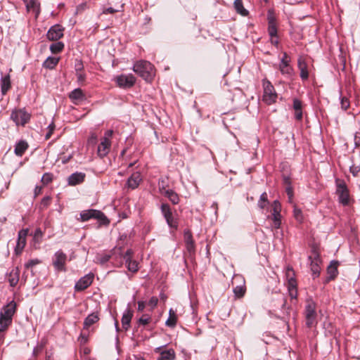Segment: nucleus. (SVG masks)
Masks as SVG:
<instances>
[{"mask_svg":"<svg viewBox=\"0 0 360 360\" xmlns=\"http://www.w3.org/2000/svg\"><path fill=\"white\" fill-rule=\"evenodd\" d=\"M133 70L146 81H150L154 75L153 65L146 60L136 62L133 66Z\"/></svg>","mask_w":360,"mask_h":360,"instance_id":"f257e3e1","label":"nucleus"},{"mask_svg":"<svg viewBox=\"0 0 360 360\" xmlns=\"http://www.w3.org/2000/svg\"><path fill=\"white\" fill-rule=\"evenodd\" d=\"M304 314L307 328H311L316 325V304L311 299L307 300Z\"/></svg>","mask_w":360,"mask_h":360,"instance_id":"f03ea898","label":"nucleus"},{"mask_svg":"<svg viewBox=\"0 0 360 360\" xmlns=\"http://www.w3.org/2000/svg\"><path fill=\"white\" fill-rule=\"evenodd\" d=\"M91 219H98L101 224L108 223L107 217L100 210L90 209L80 212V220L82 221H86Z\"/></svg>","mask_w":360,"mask_h":360,"instance_id":"7ed1b4c3","label":"nucleus"},{"mask_svg":"<svg viewBox=\"0 0 360 360\" xmlns=\"http://www.w3.org/2000/svg\"><path fill=\"white\" fill-rule=\"evenodd\" d=\"M262 84L264 88L263 101L269 105L275 103L278 95L274 86L266 79H263Z\"/></svg>","mask_w":360,"mask_h":360,"instance_id":"20e7f679","label":"nucleus"},{"mask_svg":"<svg viewBox=\"0 0 360 360\" xmlns=\"http://www.w3.org/2000/svg\"><path fill=\"white\" fill-rule=\"evenodd\" d=\"M160 209L167 225L171 229L176 230L179 226L178 219L174 216L169 205L167 203H162Z\"/></svg>","mask_w":360,"mask_h":360,"instance_id":"39448f33","label":"nucleus"},{"mask_svg":"<svg viewBox=\"0 0 360 360\" xmlns=\"http://www.w3.org/2000/svg\"><path fill=\"white\" fill-rule=\"evenodd\" d=\"M290 58L284 52L283 57L281 58V61L278 64V69L281 73L284 75L286 78H291L293 75L294 70L292 67L290 65Z\"/></svg>","mask_w":360,"mask_h":360,"instance_id":"423d86ee","label":"nucleus"},{"mask_svg":"<svg viewBox=\"0 0 360 360\" xmlns=\"http://www.w3.org/2000/svg\"><path fill=\"white\" fill-rule=\"evenodd\" d=\"M336 193L338 195L339 201L343 205H348L349 204L350 198L349 190L344 181H336Z\"/></svg>","mask_w":360,"mask_h":360,"instance_id":"0eeeda50","label":"nucleus"},{"mask_svg":"<svg viewBox=\"0 0 360 360\" xmlns=\"http://www.w3.org/2000/svg\"><path fill=\"white\" fill-rule=\"evenodd\" d=\"M11 118L16 125L24 126L30 118V115L22 109L16 110L12 112Z\"/></svg>","mask_w":360,"mask_h":360,"instance_id":"6e6552de","label":"nucleus"},{"mask_svg":"<svg viewBox=\"0 0 360 360\" xmlns=\"http://www.w3.org/2000/svg\"><path fill=\"white\" fill-rule=\"evenodd\" d=\"M67 256L62 251H57L53 259V265L54 268L58 271H65V263H66Z\"/></svg>","mask_w":360,"mask_h":360,"instance_id":"1a4fd4ad","label":"nucleus"},{"mask_svg":"<svg viewBox=\"0 0 360 360\" xmlns=\"http://www.w3.org/2000/svg\"><path fill=\"white\" fill-rule=\"evenodd\" d=\"M272 220L274 227L275 229H279L281 224V205L278 200H274L272 205Z\"/></svg>","mask_w":360,"mask_h":360,"instance_id":"9d476101","label":"nucleus"},{"mask_svg":"<svg viewBox=\"0 0 360 360\" xmlns=\"http://www.w3.org/2000/svg\"><path fill=\"white\" fill-rule=\"evenodd\" d=\"M136 82L134 76L131 74L121 75L116 77V82L120 87L130 88Z\"/></svg>","mask_w":360,"mask_h":360,"instance_id":"9b49d317","label":"nucleus"},{"mask_svg":"<svg viewBox=\"0 0 360 360\" xmlns=\"http://www.w3.org/2000/svg\"><path fill=\"white\" fill-rule=\"evenodd\" d=\"M94 278V274L89 273L82 277L75 284V289L76 291H82L86 289L92 283Z\"/></svg>","mask_w":360,"mask_h":360,"instance_id":"f8f14e48","label":"nucleus"},{"mask_svg":"<svg viewBox=\"0 0 360 360\" xmlns=\"http://www.w3.org/2000/svg\"><path fill=\"white\" fill-rule=\"evenodd\" d=\"M64 28L60 25H54L49 30L46 37L50 41H57L63 37Z\"/></svg>","mask_w":360,"mask_h":360,"instance_id":"ddd939ff","label":"nucleus"},{"mask_svg":"<svg viewBox=\"0 0 360 360\" xmlns=\"http://www.w3.org/2000/svg\"><path fill=\"white\" fill-rule=\"evenodd\" d=\"M27 229H22L18 232V237L17 244L15 248V252L16 255L21 254L26 244V237L27 236Z\"/></svg>","mask_w":360,"mask_h":360,"instance_id":"4468645a","label":"nucleus"},{"mask_svg":"<svg viewBox=\"0 0 360 360\" xmlns=\"http://www.w3.org/2000/svg\"><path fill=\"white\" fill-rule=\"evenodd\" d=\"M308 259L310 261V268L314 278L319 277L321 271V260L319 258V255L318 254H316L314 257L312 256H309Z\"/></svg>","mask_w":360,"mask_h":360,"instance_id":"2eb2a0df","label":"nucleus"},{"mask_svg":"<svg viewBox=\"0 0 360 360\" xmlns=\"http://www.w3.org/2000/svg\"><path fill=\"white\" fill-rule=\"evenodd\" d=\"M155 351L160 353V356L157 360H174L176 358V354L173 349L162 350L161 347H158Z\"/></svg>","mask_w":360,"mask_h":360,"instance_id":"dca6fc26","label":"nucleus"},{"mask_svg":"<svg viewBox=\"0 0 360 360\" xmlns=\"http://www.w3.org/2000/svg\"><path fill=\"white\" fill-rule=\"evenodd\" d=\"M86 174L83 172H75L69 176L68 179V185L76 186L84 181Z\"/></svg>","mask_w":360,"mask_h":360,"instance_id":"f3484780","label":"nucleus"},{"mask_svg":"<svg viewBox=\"0 0 360 360\" xmlns=\"http://www.w3.org/2000/svg\"><path fill=\"white\" fill-rule=\"evenodd\" d=\"M15 303L12 301L3 307L0 316L12 321L13 316L15 311Z\"/></svg>","mask_w":360,"mask_h":360,"instance_id":"a211bd4d","label":"nucleus"},{"mask_svg":"<svg viewBox=\"0 0 360 360\" xmlns=\"http://www.w3.org/2000/svg\"><path fill=\"white\" fill-rule=\"evenodd\" d=\"M297 67L300 71V77L303 80H306L309 77L308 65L304 58L300 57L297 60Z\"/></svg>","mask_w":360,"mask_h":360,"instance_id":"6ab92c4d","label":"nucleus"},{"mask_svg":"<svg viewBox=\"0 0 360 360\" xmlns=\"http://www.w3.org/2000/svg\"><path fill=\"white\" fill-rule=\"evenodd\" d=\"M141 181L142 178L141 174L139 172H134L128 179L127 183V186L131 189H135L139 186Z\"/></svg>","mask_w":360,"mask_h":360,"instance_id":"aec40b11","label":"nucleus"},{"mask_svg":"<svg viewBox=\"0 0 360 360\" xmlns=\"http://www.w3.org/2000/svg\"><path fill=\"white\" fill-rule=\"evenodd\" d=\"M160 192L165 197L168 198V199L174 204L176 205L179 202V198L176 193H175L172 190H166L164 188H161L160 187Z\"/></svg>","mask_w":360,"mask_h":360,"instance_id":"412c9836","label":"nucleus"},{"mask_svg":"<svg viewBox=\"0 0 360 360\" xmlns=\"http://www.w3.org/2000/svg\"><path fill=\"white\" fill-rule=\"evenodd\" d=\"M110 144V141L102 139L101 143L98 146V155L100 157L105 156L109 152Z\"/></svg>","mask_w":360,"mask_h":360,"instance_id":"4be33fe9","label":"nucleus"},{"mask_svg":"<svg viewBox=\"0 0 360 360\" xmlns=\"http://www.w3.org/2000/svg\"><path fill=\"white\" fill-rule=\"evenodd\" d=\"M69 98L75 103L85 99V95L79 88L75 89L70 93Z\"/></svg>","mask_w":360,"mask_h":360,"instance_id":"5701e85b","label":"nucleus"},{"mask_svg":"<svg viewBox=\"0 0 360 360\" xmlns=\"http://www.w3.org/2000/svg\"><path fill=\"white\" fill-rule=\"evenodd\" d=\"M133 312L130 309H127L122 317V325L124 330H127L130 326Z\"/></svg>","mask_w":360,"mask_h":360,"instance_id":"b1692460","label":"nucleus"},{"mask_svg":"<svg viewBox=\"0 0 360 360\" xmlns=\"http://www.w3.org/2000/svg\"><path fill=\"white\" fill-rule=\"evenodd\" d=\"M11 86V78L9 75H6L1 78V91L2 95H5Z\"/></svg>","mask_w":360,"mask_h":360,"instance_id":"393cba45","label":"nucleus"},{"mask_svg":"<svg viewBox=\"0 0 360 360\" xmlns=\"http://www.w3.org/2000/svg\"><path fill=\"white\" fill-rule=\"evenodd\" d=\"M184 238L186 243V247L187 250L190 253H193L195 252V244L192 238V235L190 231H186L184 233Z\"/></svg>","mask_w":360,"mask_h":360,"instance_id":"a878e982","label":"nucleus"},{"mask_svg":"<svg viewBox=\"0 0 360 360\" xmlns=\"http://www.w3.org/2000/svg\"><path fill=\"white\" fill-rule=\"evenodd\" d=\"M19 273L20 271L18 268L13 269L11 271L8 278L11 286L14 287L18 284L19 281Z\"/></svg>","mask_w":360,"mask_h":360,"instance_id":"bb28decb","label":"nucleus"},{"mask_svg":"<svg viewBox=\"0 0 360 360\" xmlns=\"http://www.w3.org/2000/svg\"><path fill=\"white\" fill-rule=\"evenodd\" d=\"M28 148V144L25 141H20L15 146L14 153L16 155L21 157Z\"/></svg>","mask_w":360,"mask_h":360,"instance_id":"cd10ccee","label":"nucleus"},{"mask_svg":"<svg viewBox=\"0 0 360 360\" xmlns=\"http://www.w3.org/2000/svg\"><path fill=\"white\" fill-rule=\"evenodd\" d=\"M338 264V262L332 261L330 265L328 266L327 272L328 274L329 275V280H333L337 276Z\"/></svg>","mask_w":360,"mask_h":360,"instance_id":"c85d7f7f","label":"nucleus"},{"mask_svg":"<svg viewBox=\"0 0 360 360\" xmlns=\"http://www.w3.org/2000/svg\"><path fill=\"white\" fill-rule=\"evenodd\" d=\"M99 320L98 316L96 313L89 314L84 321V328L88 329L91 326L96 323Z\"/></svg>","mask_w":360,"mask_h":360,"instance_id":"c756f323","label":"nucleus"},{"mask_svg":"<svg viewBox=\"0 0 360 360\" xmlns=\"http://www.w3.org/2000/svg\"><path fill=\"white\" fill-rule=\"evenodd\" d=\"M288 290L290 296L292 299H295L297 297V282L295 278H290L289 284H288Z\"/></svg>","mask_w":360,"mask_h":360,"instance_id":"7c9ffc66","label":"nucleus"},{"mask_svg":"<svg viewBox=\"0 0 360 360\" xmlns=\"http://www.w3.org/2000/svg\"><path fill=\"white\" fill-rule=\"evenodd\" d=\"M177 321V316L175 311L170 309L169 311V317L165 322L166 326L173 328L176 326Z\"/></svg>","mask_w":360,"mask_h":360,"instance_id":"2f4dec72","label":"nucleus"},{"mask_svg":"<svg viewBox=\"0 0 360 360\" xmlns=\"http://www.w3.org/2000/svg\"><path fill=\"white\" fill-rule=\"evenodd\" d=\"M59 58L48 57L43 63V67L47 69H53L58 63Z\"/></svg>","mask_w":360,"mask_h":360,"instance_id":"473e14b6","label":"nucleus"},{"mask_svg":"<svg viewBox=\"0 0 360 360\" xmlns=\"http://www.w3.org/2000/svg\"><path fill=\"white\" fill-rule=\"evenodd\" d=\"M234 8L237 13L241 15H248V11L244 8L242 0H235Z\"/></svg>","mask_w":360,"mask_h":360,"instance_id":"72a5a7b5","label":"nucleus"},{"mask_svg":"<svg viewBox=\"0 0 360 360\" xmlns=\"http://www.w3.org/2000/svg\"><path fill=\"white\" fill-rule=\"evenodd\" d=\"M26 7L28 11L33 10L34 11L39 13V3L38 0H29L26 3Z\"/></svg>","mask_w":360,"mask_h":360,"instance_id":"f704fd0d","label":"nucleus"},{"mask_svg":"<svg viewBox=\"0 0 360 360\" xmlns=\"http://www.w3.org/2000/svg\"><path fill=\"white\" fill-rule=\"evenodd\" d=\"M269 204L268 196L266 192L261 194L259 200L258 201V206L261 209H264Z\"/></svg>","mask_w":360,"mask_h":360,"instance_id":"c9c22d12","label":"nucleus"},{"mask_svg":"<svg viewBox=\"0 0 360 360\" xmlns=\"http://www.w3.org/2000/svg\"><path fill=\"white\" fill-rule=\"evenodd\" d=\"M64 48V44L63 42L58 41L56 43H53L50 46V50L53 53H60Z\"/></svg>","mask_w":360,"mask_h":360,"instance_id":"e433bc0d","label":"nucleus"},{"mask_svg":"<svg viewBox=\"0 0 360 360\" xmlns=\"http://www.w3.org/2000/svg\"><path fill=\"white\" fill-rule=\"evenodd\" d=\"M245 287L244 285H237L233 288V292L236 297L240 298L244 296L245 293Z\"/></svg>","mask_w":360,"mask_h":360,"instance_id":"4c0bfd02","label":"nucleus"},{"mask_svg":"<svg viewBox=\"0 0 360 360\" xmlns=\"http://www.w3.org/2000/svg\"><path fill=\"white\" fill-rule=\"evenodd\" d=\"M11 323V320L0 316V332L6 330Z\"/></svg>","mask_w":360,"mask_h":360,"instance_id":"58836bf2","label":"nucleus"},{"mask_svg":"<svg viewBox=\"0 0 360 360\" xmlns=\"http://www.w3.org/2000/svg\"><path fill=\"white\" fill-rule=\"evenodd\" d=\"M126 266L129 271L131 272H136L139 270L138 263L134 260H129L127 262H125Z\"/></svg>","mask_w":360,"mask_h":360,"instance_id":"ea45409f","label":"nucleus"},{"mask_svg":"<svg viewBox=\"0 0 360 360\" xmlns=\"http://www.w3.org/2000/svg\"><path fill=\"white\" fill-rule=\"evenodd\" d=\"M293 214H294L295 219L298 222L302 223L303 221L304 217H303L302 212L300 208L297 207L296 206L294 207Z\"/></svg>","mask_w":360,"mask_h":360,"instance_id":"a19ab883","label":"nucleus"},{"mask_svg":"<svg viewBox=\"0 0 360 360\" xmlns=\"http://www.w3.org/2000/svg\"><path fill=\"white\" fill-rule=\"evenodd\" d=\"M268 32L271 38H276L277 37V27L276 25H269Z\"/></svg>","mask_w":360,"mask_h":360,"instance_id":"79ce46f5","label":"nucleus"},{"mask_svg":"<svg viewBox=\"0 0 360 360\" xmlns=\"http://www.w3.org/2000/svg\"><path fill=\"white\" fill-rule=\"evenodd\" d=\"M151 321V317L148 314H143L138 321L140 325L146 326Z\"/></svg>","mask_w":360,"mask_h":360,"instance_id":"37998d69","label":"nucleus"},{"mask_svg":"<svg viewBox=\"0 0 360 360\" xmlns=\"http://www.w3.org/2000/svg\"><path fill=\"white\" fill-rule=\"evenodd\" d=\"M75 75L77 76V82L80 84H83L86 80V75L84 71L76 72Z\"/></svg>","mask_w":360,"mask_h":360,"instance_id":"c03bdc74","label":"nucleus"},{"mask_svg":"<svg viewBox=\"0 0 360 360\" xmlns=\"http://www.w3.org/2000/svg\"><path fill=\"white\" fill-rule=\"evenodd\" d=\"M75 70L76 72L84 71V65L81 60H76L75 63Z\"/></svg>","mask_w":360,"mask_h":360,"instance_id":"a18cd8bd","label":"nucleus"},{"mask_svg":"<svg viewBox=\"0 0 360 360\" xmlns=\"http://www.w3.org/2000/svg\"><path fill=\"white\" fill-rule=\"evenodd\" d=\"M55 124L54 123L52 122L49 126H48V132L46 133V134L45 135V139L46 140L49 139L55 129Z\"/></svg>","mask_w":360,"mask_h":360,"instance_id":"49530a36","label":"nucleus"},{"mask_svg":"<svg viewBox=\"0 0 360 360\" xmlns=\"http://www.w3.org/2000/svg\"><path fill=\"white\" fill-rule=\"evenodd\" d=\"M53 175L50 173H45L41 177V181L44 184H48L52 181Z\"/></svg>","mask_w":360,"mask_h":360,"instance_id":"de8ad7c7","label":"nucleus"},{"mask_svg":"<svg viewBox=\"0 0 360 360\" xmlns=\"http://www.w3.org/2000/svg\"><path fill=\"white\" fill-rule=\"evenodd\" d=\"M340 104L342 110H346L349 107V101L346 97H341Z\"/></svg>","mask_w":360,"mask_h":360,"instance_id":"09e8293b","label":"nucleus"},{"mask_svg":"<svg viewBox=\"0 0 360 360\" xmlns=\"http://www.w3.org/2000/svg\"><path fill=\"white\" fill-rule=\"evenodd\" d=\"M293 109L295 110H302V103L300 100L297 98L293 100Z\"/></svg>","mask_w":360,"mask_h":360,"instance_id":"8fccbe9b","label":"nucleus"},{"mask_svg":"<svg viewBox=\"0 0 360 360\" xmlns=\"http://www.w3.org/2000/svg\"><path fill=\"white\" fill-rule=\"evenodd\" d=\"M286 277L288 278V283H289L290 278H295V273L291 266H288L286 269Z\"/></svg>","mask_w":360,"mask_h":360,"instance_id":"3c124183","label":"nucleus"},{"mask_svg":"<svg viewBox=\"0 0 360 360\" xmlns=\"http://www.w3.org/2000/svg\"><path fill=\"white\" fill-rule=\"evenodd\" d=\"M158 299L156 297H152L148 302V304L151 307V309H153L158 304Z\"/></svg>","mask_w":360,"mask_h":360,"instance_id":"603ef678","label":"nucleus"},{"mask_svg":"<svg viewBox=\"0 0 360 360\" xmlns=\"http://www.w3.org/2000/svg\"><path fill=\"white\" fill-rule=\"evenodd\" d=\"M133 252L131 249H129L126 251L123 256V259L125 261V262H127L128 261L131 259Z\"/></svg>","mask_w":360,"mask_h":360,"instance_id":"864d4df0","label":"nucleus"},{"mask_svg":"<svg viewBox=\"0 0 360 360\" xmlns=\"http://www.w3.org/2000/svg\"><path fill=\"white\" fill-rule=\"evenodd\" d=\"M285 191L288 195L289 201L291 202L293 197L292 188L290 186H286Z\"/></svg>","mask_w":360,"mask_h":360,"instance_id":"5fc2aeb1","label":"nucleus"},{"mask_svg":"<svg viewBox=\"0 0 360 360\" xmlns=\"http://www.w3.org/2000/svg\"><path fill=\"white\" fill-rule=\"evenodd\" d=\"M50 201L51 198L49 196H46L41 200V205L43 206L44 207H46L49 205Z\"/></svg>","mask_w":360,"mask_h":360,"instance_id":"6e6d98bb","label":"nucleus"},{"mask_svg":"<svg viewBox=\"0 0 360 360\" xmlns=\"http://www.w3.org/2000/svg\"><path fill=\"white\" fill-rule=\"evenodd\" d=\"M39 262V261L38 259H32V260H30L26 264H25V267L29 269L30 267H32L33 266L36 265L37 264H38Z\"/></svg>","mask_w":360,"mask_h":360,"instance_id":"4d7b16f0","label":"nucleus"},{"mask_svg":"<svg viewBox=\"0 0 360 360\" xmlns=\"http://www.w3.org/2000/svg\"><path fill=\"white\" fill-rule=\"evenodd\" d=\"M110 255H103L102 257H101L99 258V262H100L101 264H105V263H106V262L110 259Z\"/></svg>","mask_w":360,"mask_h":360,"instance_id":"13d9d810","label":"nucleus"},{"mask_svg":"<svg viewBox=\"0 0 360 360\" xmlns=\"http://www.w3.org/2000/svg\"><path fill=\"white\" fill-rule=\"evenodd\" d=\"M295 117L297 120H302V110H295Z\"/></svg>","mask_w":360,"mask_h":360,"instance_id":"bf43d9fd","label":"nucleus"},{"mask_svg":"<svg viewBox=\"0 0 360 360\" xmlns=\"http://www.w3.org/2000/svg\"><path fill=\"white\" fill-rule=\"evenodd\" d=\"M146 302L144 301H139L138 302V310L139 311H143L146 307Z\"/></svg>","mask_w":360,"mask_h":360,"instance_id":"052dcab7","label":"nucleus"},{"mask_svg":"<svg viewBox=\"0 0 360 360\" xmlns=\"http://www.w3.org/2000/svg\"><path fill=\"white\" fill-rule=\"evenodd\" d=\"M112 130H108L105 133V136L102 139H104V140H106V141H110V138L112 135Z\"/></svg>","mask_w":360,"mask_h":360,"instance_id":"680f3d73","label":"nucleus"},{"mask_svg":"<svg viewBox=\"0 0 360 360\" xmlns=\"http://www.w3.org/2000/svg\"><path fill=\"white\" fill-rule=\"evenodd\" d=\"M271 24L276 25V19L272 15L269 14L268 15V25H271Z\"/></svg>","mask_w":360,"mask_h":360,"instance_id":"e2e57ef3","label":"nucleus"},{"mask_svg":"<svg viewBox=\"0 0 360 360\" xmlns=\"http://www.w3.org/2000/svg\"><path fill=\"white\" fill-rule=\"evenodd\" d=\"M116 11H117L115 9H114L113 8L109 7V8L105 9L103 13L105 14H108V13L112 14V13H115Z\"/></svg>","mask_w":360,"mask_h":360,"instance_id":"0e129e2a","label":"nucleus"},{"mask_svg":"<svg viewBox=\"0 0 360 360\" xmlns=\"http://www.w3.org/2000/svg\"><path fill=\"white\" fill-rule=\"evenodd\" d=\"M42 236V231H41L40 229H37L35 230V232H34V238H41Z\"/></svg>","mask_w":360,"mask_h":360,"instance_id":"69168bd1","label":"nucleus"},{"mask_svg":"<svg viewBox=\"0 0 360 360\" xmlns=\"http://www.w3.org/2000/svg\"><path fill=\"white\" fill-rule=\"evenodd\" d=\"M72 158V155H69L68 157L61 158V162L63 164L67 163Z\"/></svg>","mask_w":360,"mask_h":360,"instance_id":"338daca9","label":"nucleus"},{"mask_svg":"<svg viewBox=\"0 0 360 360\" xmlns=\"http://www.w3.org/2000/svg\"><path fill=\"white\" fill-rule=\"evenodd\" d=\"M283 181H284V184L288 186H290V179L288 176H284L283 177Z\"/></svg>","mask_w":360,"mask_h":360,"instance_id":"774afa93","label":"nucleus"}]
</instances>
